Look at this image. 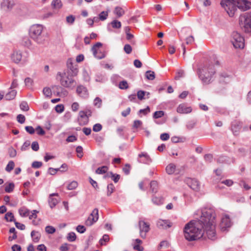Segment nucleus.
I'll return each instance as SVG.
<instances>
[{"instance_id":"f257e3e1","label":"nucleus","mask_w":251,"mask_h":251,"mask_svg":"<svg viewBox=\"0 0 251 251\" xmlns=\"http://www.w3.org/2000/svg\"><path fill=\"white\" fill-rule=\"evenodd\" d=\"M216 214L212 208L202 210L201 215L198 220H193L187 223L184 228L185 238L188 241L198 240L205 233L208 239L214 240L216 238L215 232Z\"/></svg>"},{"instance_id":"f03ea898","label":"nucleus","mask_w":251,"mask_h":251,"mask_svg":"<svg viewBox=\"0 0 251 251\" xmlns=\"http://www.w3.org/2000/svg\"><path fill=\"white\" fill-rule=\"evenodd\" d=\"M221 5L231 17L234 15L237 8L245 11L251 7V2L247 0H222Z\"/></svg>"},{"instance_id":"7ed1b4c3","label":"nucleus","mask_w":251,"mask_h":251,"mask_svg":"<svg viewBox=\"0 0 251 251\" xmlns=\"http://www.w3.org/2000/svg\"><path fill=\"white\" fill-rule=\"evenodd\" d=\"M67 67L66 76L64 80V87L73 89L76 85L74 77L76 76L78 73L77 65L72 58H69L67 61Z\"/></svg>"},{"instance_id":"20e7f679","label":"nucleus","mask_w":251,"mask_h":251,"mask_svg":"<svg viewBox=\"0 0 251 251\" xmlns=\"http://www.w3.org/2000/svg\"><path fill=\"white\" fill-rule=\"evenodd\" d=\"M44 28V26L40 24L33 25L29 28L30 37L38 44H43L46 40Z\"/></svg>"},{"instance_id":"39448f33","label":"nucleus","mask_w":251,"mask_h":251,"mask_svg":"<svg viewBox=\"0 0 251 251\" xmlns=\"http://www.w3.org/2000/svg\"><path fill=\"white\" fill-rule=\"evenodd\" d=\"M215 73L214 66L211 64H206L198 70L199 78L205 84H208L211 82Z\"/></svg>"},{"instance_id":"423d86ee","label":"nucleus","mask_w":251,"mask_h":251,"mask_svg":"<svg viewBox=\"0 0 251 251\" xmlns=\"http://www.w3.org/2000/svg\"><path fill=\"white\" fill-rule=\"evenodd\" d=\"M231 43L236 49H243L245 45L244 39L237 32L232 33Z\"/></svg>"},{"instance_id":"0eeeda50","label":"nucleus","mask_w":251,"mask_h":251,"mask_svg":"<svg viewBox=\"0 0 251 251\" xmlns=\"http://www.w3.org/2000/svg\"><path fill=\"white\" fill-rule=\"evenodd\" d=\"M98 209L95 208L85 221L87 226H91L99 219Z\"/></svg>"},{"instance_id":"6e6552de","label":"nucleus","mask_w":251,"mask_h":251,"mask_svg":"<svg viewBox=\"0 0 251 251\" xmlns=\"http://www.w3.org/2000/svg\"><path fill=\"white\" fill-rule=\"evenodd\" d=\"M139 226L140 229V235L142 238H145L146 233L150 230V224L144 221L140 220L139 221Z\"/></svg>"},{"instance_id":"1a4fd4ad","label":"nucleus","mask_w":251,"mask_h":251,"mask_svg":"<svg viewBox=\"0 0 251 251\" xmlns=\"http://www.w3.org/2000/svg\"><path fill=\"white\" fill-rule=\"evenodd\" d=\"M231 225L232 223L229 216L225 215L221 219L220 226L221 230L225 231L226 230L227 228H229L231 226Z\"/></svg>"},{"instance_id":"9d476101","label":"nucleus","mask_w":251,"mask_h":251,"mask_svg":"<svg viewBox=\"0 0 251 251\" xmlns=\"http://www.w3.org/2000/svg\"><path fill=\"white\" fill-rule=\"evenodd\" d=\"M77 121L80 126H85L87 125L89 122V117L85 114L84 111H80Z\"/></svg>"},{"instance_id":"9b49d317","label":"nucleus","mask_w":251,"mask_h":251,"mask_svg":"<svg viewBox=\"0 0 251 251\" xmlns=\"http://www.w3.org/2000/svg\"><path fill=\"white\" fill-rule=\"evenodd\" d=\"M102 46V44L100 42H98L95 44L92 48V51L93 52L94 56L97 59H100L103 58L105 57V55L102 52H100V55H98L97 53L98 52L99 48Z\"/></svg>"},{"instance_id":"f8f14e48","label":"nucleus","mask_w":251,"mask_h":251,"mask_svg":"<svg viewBox=\"0 0 251 251\" xmlns=\"http://www.w3.org/2000/svg\"><path fill=\"white\" fill-rule=\"evenodd\" d=\"M187 183L192 189L196 191L199 190L200 185L197 180L195 179L188 178L187 180Z\"/></svg>"},{"instance_id":"ddd939ff","label":"nucleus","mask_w":251,"mask_h":251,"mask_svg":"<svg viewBox=\"0 0 251 251\" xmlns=\"http://www.w3.org/2000/svg\"><path fill=\"white\" fill-rule=\"evenodd\" d=\"M157 226L160 229H167L172 226V223L169 220H159L157 222Z\"/></svg>"},{"instance_id":"4468645a","label":"nucleus","mask_w":251,"mask_h":251,"mask_svg":"<svg viewBox=\"0 0 251 251\" xmlns=\"http://www.w3.org/2000/svg\"><path fill=\"white\" fill-rule=\"evenodd\" d=\"M176 111L180 114H188L192 111L191 107H187L184 103L180 104L176 109Z\"/></svg>"},{"instance_id":"2eb2a0df","label":"nucleus","mask_w":251,"mask_h":251,"mask_svg":"<svg viewBox=\"0 0 251 251\" xmlns=\"http://www.w3.org/2000/svg\"><path fill=\"white\" fill-rule=\"evenodd\" d=\"M244 21V24L245 26H249L251 28V14H246L244 16H240L239 17V23L242 22Z\"/></svg>"},{"instance_id":"dca6fc26","label":"nucleus","mask_w":251,"mask_h":251,"mask_svg":"<svg viewBox=\"0 0 251 251\" xmlns=\"http://www.w3.org/2000/svg\"><path fill=\"white\" fill-rule=\"evenodd\" d=\"M76 92L80 97L83 98H87L89 95L87 88L82 85L77 87Z\"/></svg>"},{"instance_id":"f3484780","label":"nucleus","mask_w":251,"mask_h":251,"mask_svg":"<svg viewBox=\"0 0 251 251\" xmlns=\"http://www.w3.org/2000/svg\"><path fill=\"white\" fill-rule=\"evenodd\" d=\"M242 127V123L239 121H235L231 125V129L235 135H237Z\"/></svg>"},{"instance_id":"a211bd4d","label":"nucleus","mask_w":251,"mask_h":251,"mask_svg":"<svg viewBox=\"0 0 251 251\" xmlns=\"http://www.w3.org/2000/svg\"><path fill=\"white\" fill-rule=\"evenodd\" d=\"M138 157L141 158L139 160V162L140 163L149 164L151 162V158L146 152H142L139 154Z\"/></svg>"},{"instance_id":"6ab92c4d","label":"nucleus","mask_w":251,"mask_h":251,"mask_svg":"<svg viewBox=\"0 0 251 251\" xmlns=\"http://www.w3.org/2000/svg\"><path fill=\"white\" fill-rule=\"evenodd\" d=\"M12 60L15 63H19L22 60V53L20 51H14L11 55Z\"/></svg>"},{"instance_id":"aec40b11","label":"nucleus","mask_w":251,"mask_h":251,"mask_svg":"<svg viewBox=\"0 0 251 251\" xmlns=\"http://www.w3.org/2000/svg\"><path fill=\"white\" fill-rule=\"evenodd\" d=\"M57 197V194L55 193L51 194L50 195L48 201L50 208H53L58 203V200L56 198Z\"/></svg>"},{"instance_id":"412c9836","label":"nucleus","mask_w":251,"mask_h":251,"mask_svg":"<svg viewBox=\"0 0 251 251\" xmlns=\"http://www.w3.org/2000/svg\"><path fill=\"white\" fill-rule=\"evenodd\" d=\"M14 5V1L10 0H3L1 3V6L2 7H6L8 10L12 9Z\"/></svg>"},{"instance_id":"4be33fe9","label":"nucleus","mask_w":251,"mask_h":251,"mask_svg":"<svg viewBox=\"0 0 251 251\" xmlns=\"http://www.w3.org/2000/svg\"><path fill=\"white\" fill-rule=\"evenodd\" d=\"M31 236L32 238L33 241L36 243L39 241L41 234L39 232L33 230L31 232Z\"/></svg>"},{"instance_id":"5701e85b","label":"nucleus","mask_w":251,"mask_h":251,"mask_svg":"<svg viewBox=\"0 0 251 251\" xmlns=\"http://www.w3.org/2000/svg\"><path fill=\"white\" fill-rule=\"evenodd\" d=\"M150 188L153 194H156L158 191V183L156 181L153 180L150 183Z\"/></svg>"},{"instance_id":"b1692460","label":"nucleus","mask_w":251,"mask_h":251,"mask_svg":"<svg viewBox=\"0 0 251 251\" xmlns=\"http://www.w3.org/2000/svg\"><path fill=\"white\" fill-rule=\"evenodd\" d=\"M152 201L155 204L160 205L163 203V200L161 197H157L153 195L152 198Z\"/></svg>"},{"instance_id":"393cba45","label":"nucleus","mask_w":251,"mask_h":251,"mask_svg":"<svg viewBox=\"0 0 251 251\" xmlns=\"http://www.w3.org/2000/svg\"><path fill=\"white\" fill-rule=\"evenodd\" d=\"M175 170L176 166L172 163L169 164L166 168V172L169 175L174 173Z\"/></svg>"},{"instance_id":"a878e982","label":"nucleus","mask_w":251,"mask_h":251,"mask_svg":"<svg viewBox=\"0 0 251 251\" xmlns=\"http://www.w3.org/2000/svg\"><path fill=\"white\" fill-rule=\"evenodd\" d=\"M19 212L20 215L22 217H25L28 216L29 214H30V211L28 209L26 208L25 207H22L19 210Z\"/></svg>"},{"instance_id":"bb28decb","label":"nucleus","mask_w":251,"mask_h":251,"mask_svg":"<svg viewBox=\"0 0 251 251\" xmlns=\"http://www.w3.org/2000/svg\"><path fill=\"white\" fill-rule=\"evenodd\" d=\"M17 94V92L13 90L10 91L9 93L6 94L5 96V99L6 100H13L15 97L16 96Z\"/></svg>"},{"instance_id":"cd10ccee","label":"nucleus","mask_w":251,"mask_h":251,"mask_svg":"<svg viewBox=\"0 0 251 251\" xmlns=\"http://www.w3.org/2000/svg\"><path fill=\"white\" fill-rule=\"evenodd\" d=\"M114 13L118 17H120L124 14L125 11L121 7L117 6L115 8Z\"/></svg>"},{"instance_id":"c85d7f7f","label":"nucleus","mask_w":251,"mask_h":251,"mask_svg":"<svg viewBox=\"0 0 251 251\" xmlns=\"http://www.w3.org/2000/svg\"><path fill=\"white\" fill-rule=\"evenodd\" d=\"M52 7L54 9H59L62 6V2L60 0H53L51 4Z\"/></svg>"},{"instance_id":"c756f323","label":"nucleus","mask_w":251,"mask_h":251,"mask_svg":"<svg viewBox=\"0 0 251 251\" xmlns=\"http://www.w3.org/2000/svg\"><path fill=\"white\" fill-rule=\"evenodd\" d=\"M5 219L7 222H14L15 219H14V216L13 214L11 212H7L5 215Z\"/></svg>"},{"instance_id":"7c9ffc66","label":"nucleus","mask_w":251,"mask_h":251,"mask_svg":"<svg viewBox=\"0 0 251 251\" xmlns=\"http://www.w3.org/2000/svg\"><path fill=\"white\" fill-rule=\"evenodd\" d=\"M108 167L106 166H103L101 167L98 168L96 170V173L97 174H103L107 172Z\"/></svg>"},{"instance_id":"2f4dec72","label":"nucleus","mask_w":251,"mask_h":251,"mask_svg":"<svg viewBox=\"0 0 251 251\" xmlns=\"http://www.w3.org/2000/svg\"><path fill=\"white\" fill-rule=\"evenodd\" d=\"M66 238L70 242H74L76 240V236L75 232H71L68 234Z\"/></svg>"},{"instance_id":"473e14b6","label":"nucleus","mask_w":251,"mask_h":251,"mask_svg":"<svg viewBox=\"0 0 251 251\" xmlns=\"http://www.w3.org/2000/svg\"><path fill=\"white\" fill-rule=\"evenodd\" d=\"M145 75L149 80H153L155 78V73L151 71H147L146 72Z\"/></svg>"},{"instance_id":"72a5a7b5","label":"nucleus","mask_w":251,"mask_h":251,"mask_svg":"<svg viewBox=\"0 0 251 251\" xmlns=\"http://www.w3.org/2000/svg\"><path fill=\"white\" fill-rule=\"evenodd\" d=\"M233 181L232 180H230V179H226V180H224V181H222L221 183L219 184L218 185V187L219 188H223V186H221V184H225L226 185V186H230L232 185L233 184Z\"/></svg>"},{"instance_id":"f704fd0d","label":"nucleus","mask_w":251,"mask_h":251,"mask_svg":"<svg viewBox=\"0 0 251 251\" xmlns=\"http://www.w3.org/2000/svg\"><path fill=\"white\" fill-rule=\"evenodd\" d=\"M25 85L29 88H31L33 84V80L30 77H26L25 79Z\"/></svg>"},{"instance_id":"c9c22d12","label":"nucleus","mask_w":251,"mask_h":251,"mask_svg":"<svg viewBox=\"0 0 251 251\" xmlns=\"http://www.w3.org/2000/svg\"><path fill=\"white\" fill-rule=\"evenodd\" d=\"M197 122L195 120L190 121L187 123L186 127L188 130H191L195 126Z\"/></svg>"},{"instance_id":"e433bc0d","label":"nucleus","mask_w":251,"mask_h":251,"mask_svg":"<svg viewBox=\"0 0 251 251\" xmlns=\"http://www.w3.org/2000/svg\"><path fill=\"white\" fill-rule=\"evenodd\" d=\"M119 87L121 89H127L128 88V84L126 80H123L119 82Z\"/></svg>"},{"instance_id":"4c0bfd02","label":"nucleus","mask_w":251,"mask_h":251,"mask_svg":"<svg viewBox=\"0 0 251 251\" xmlns=\"http://www.w3.org/2000/svg\"><path fill=\"white\" fill-rule=\"evenodd\" d=\"M14 166V162L13 161H10L6 166L5 170L7 172H10L13 169Z\"/></svg>"},{"instance_id":"58836bf2","label":"nucleus","mask_w":251,"mask_h":251,"mask_svg":"<svg viewBox=\"0 0 251 251\" xmlns=\"http://www.w3.org/2000/svg\"><path fill=\"white\" fill-rule=\"evenodd\" d=\"M107 195L108 196H109L113 192V191L115 189V187L112 183H110L107 185Z\"/></svg>"},{"instance_id":"ea45409f","label":"nucleus","mask_w":251,"mask_h":251,"mask_svg":"<svg viewBox=\"0 0 251 251\" xmlns=\"http://www.w3.org/2000/svg\"><path fill=\"white\" fill-rule=\"evenodd\" d=\"M77 187V183L75 181H73L68 184L67 188L68 190H71L75 189Z\"/></svg>"},{"instance_id":"a19ab883","label":"nucleus","mask_w":251,"mask_h":251,"mask_svg":"<svg viewBox=\"0 0 251 251\" xmlns=\"http://www.w3.org/2000/svg\"><path fill=\"white\" fill-rule=\"evenodd\" d=\"M102 100L99 97H96L94 100V105L97 108H100L101 106Z\"/></svg>"},{"instance_id":"79ce46f5","label":"nucleus","mask_w":251,"mask_h":251,"mask_svg":"<svg viewBox=\"0 0 251 251\" xmlns=\"http://www.w3.org/2000/svg\"><path fill=\"white\" fill-rule=\"evenodd\" d=\"M164 114L165 113L163 111H155L153 115V118L154 119H158L161 118L164 115Z\"/></svg>"},{"instance_id":"37998d69","label":"nucleus","mask_w":251,"mask_h":251,"mask_svg":"<svg viewBox=\"0 0 251 251\" xmlns=\"http://www.w3.org/2000/svg\"><path fill=\"white\" fill-rule=\"evenodd\" d=\"M110 24L114 28H120L121 27V22L116 20L111 22Z\"/></svg>"},{"instance_id":"c03bdc74","label":"nucleus","mask_w":251,"mask_h":251,"mask_svg":"<svg viewBox=\"0 0 251 251\" xmlns=\"http://www.w3.org/2000/svg\"><path fill=\"white\" fill-rule=\"evenodd\" d=\"M43 94L47 97H50L51 96V89L49 87H45L43 90Z\"/></svg>"},{"instance_id":"a18cd8bd","label":"nucleus","mask_w":251,"mask_h":251,"mask_svg":"<svg viewBox=\"0 0 251 251\" xmlns=\"http://www.w3.org/2000/svg\"><path fill=\"white\" fill-rule=\"evenodd\" d=\"M20 106L21 110L23 111H27L29 109L28 104L25 101H22L20 104Z\"/></svg>"},{"instance_id":"49530a36","label":"nucleus","mask_w":251,"mask_h":251,"mask_svg":"<svg viewBox=\"0 0 251 251\" xmlns=\"http://www.w3.org/2000/svg\"><path fill=\"white\" fill-rule=\"evenodd\" d=\"M45 231L48 234H52L55 232V229L52 226H48L45 227Z\"/></svg>"},{"instance_id":"de8ad7c7","label":"nucleus","mask_w":251,"mask_h":251,"mask_svg":"<svg viewBox=\"0 0 251 251\" xmlns=\"http://www.w3.org/2000/svg\"><path fill=\"white\" fill-rule=\"evenodd\" d=\"M43 165L42 162L35 161H33L31 164V167L34 169H38L40 168Z\"/></svg>"},{"instance_id":"09e8293b","label":"nucleus","mask_w":251,"mask_h":251,"mask_svg":"<svg viewBox=\"0 0 251 251\" xmlns=\"http://www.w3.org/2000/svg\"><path fill=\"white\" fill-rule=\"evenodd\" d=\"M75 17L73 15H70L66 17V22L69 25H73L75 20Z\"/></svg>"},{"instance_id":"8fccbe9b","label":"nucleus","mask_w":251,"mask_h":251,"mask_svg":"<svg viewBox=\"0 0 251 251\" xmlns=\"http://www.w3.org/2000/svg\"><path fill=\"white\" fill-rule=\"evenodd\" d=\"M110 177L112 178V180L114 181L115 183H117L118 182L120 176L118 174H114L112 172L110 173Z\"/></svg>"},{"instance_id":"3c124183","label":"nucleus","mask_w":251,"mask_h":251,"mask_svg":"<svg viewBox=\"0 0 251 251\" xmlns=\"http://www.w3.org/2000/svg\"><path fill=\"white\" fill-rule=\"evenodd\" d=\"M14 188V184L13 183H9L8 185H7L5 188V192L7 193H10L13 191Z\"/></svg>"},{"instance_id":"603ef678","label":"nucleus","mask_w":251,"mask_h":251,"mask_svg":"<svg viewBox=\"0 0 251 251\" xmlns=\"http://www.w3.org/2000/svg\"><path fill=\"white\" fill-rule=\"evenodd\" d=\"M108 16V12L105 11H102L99 14V19L101 21H104L106 20Z\"/></svg>"},{"instance_id":"864d4df0","label":"nucleus","mask_w":251,"mask_h":251,"mask_svg":"<svg viewBox=\"0 0 251 251\" xmlns=\"http://www.w3.org/2000/svg\"><path fill=\"white\" fill-rule=\"evenodd\" d=\"M76 151L77 153V157L81 158L83 156V149L81 146H78L76 148Z\"/></svg>"},{"instance_id":"5fc2aeb1","label":"nucleus","mask_w":251,"mask_h":251,"mask_svg":"<svg viewBox=\"0 0 251 251\" xmlns=\"http://www.w3.org/2000/svg\"><path fill=\"white\" fill-rule=\"evenodd\" d=\"M17 121L20 124H24L25 122V118L24 115L19 114L17 116Z\"/></svg>"},{"instance_id":"6e6d98bb","label":"nucleus","mask_w":251,"mask_h":251,"mask_svg":"<svg viewBox=\"0 0 251 251\" xmlns=\"http://www.w3.org/2000/svg\"><path fill=\"white\" fill-rule=\"evenodd\" d=\"M146 92L144 91L139 90L137 92V96L140 100H142L144 99V96L145 95Z\"/></svg>"},{"instance_id":"4d7b16f0","label":"nucleus","mask_w":251,"mask_h":251,"mask_svg":"<svg viewBox=\"0 0 251 251\" xmlns=\"http://www.w3.org/2000/svg\"><path fill=\"white\" fill-rule=\"evenodd\" d=\"M30 145V142L29 141L27 140V141H25L21 147V150L23 151H26V150L28 149Z\"/></svg>"},{"instance_id":"13d9d810","label":"nucleus","mask_w":251,"mask_h":251,"mask_svg":"<svg viewBox=\"0 0 251 251\" xmlns=\"http://www.w3.org/2000/svg\"><path fill=\"white\" fill-rule=\"evenodd\" d=\"M124 50L127 54H130L132 51V48L130 45L126 44L124 46Z\"/></svg>"},{"instance_id":"bf43d9fd","label":"nucleus","mask_w":251,"mask_h":251,"mask_svg":"<svg viewBox=\"0 0 251 251\" xmlns=\"http://www.w3.org/2000/svg\"><path fill=\"white\" fill-rule=\"evenodd\" d=\"M102 129V126L100 124H96L94 125L93 130L95 132H99Z\"/></svg>"},{"instance_id":"052dcab7","label":"nucleus","mask_w":251,"mask_h":251,"mask_svg":"<svg viewBox=\"0 0 251 251\" xmlns=\"http://www.w3.org/2000/svg\"><path fill=\"white\" fill-rule=\"evenodd\" d=\"M14 223H15V226L16 227L20 229V230H24L25 229V225L23 224H21V223H20L18 222H16L15 221H14Z\"/></svg>"},{"instance_id":"680f3d73","label":"nucleus","mask_w":251,"mask_h":251,"mask_svg":"<svg viewBox=\"0 0 251 251\" xmlns=\"http://www.w3.org/2000/svg\"><path fill=\"white\" fill-rule=\"evenodd\" d=\"M35 130L37 131V134L39 135H43L45 134V131L39 126H38Z\"/></svg>"},{"instance_id":"e2e57ef3","label":"nucleus","mask_w":251,"mask_h":251,"mask_svg":"<svg viewBox=\"0 0 251 251\" xmlns=\"http://www.w3.org/2000/svg\"><path fill=\"white\" fill-rule=\"evenodd\" d=\"M76 230L78 232L83 233L86 231V228L83 226L78 225L76 226Z\"/></svg>"},{"instance_id":"0e129e2a","label":"nucleus","mask_w":251,"mask_h":251,"mask_svg":"<svg viewBox=\"0 0 251 251\" xmlns=\"http://www.w3.org/2000/svg\"><path fill=\"white\" fill-rule=\"evenodd\" d=\"M25 129L28 133L33 134L35 132V129L32 126H26Z\"/></svg>"},{"instance_id":"69168bd1","label":"nucleus","mask_w":251,"mask_h":251,"mask_svg":"<svg viewBox=\"0 0 251 251\" xmlns=\"http://www.w3.org/2000/svg\"><path fill=\"white\" fill-rule=\"evenodd\" d=\"M150 112V108L149 106H147L146 108L140 109L138 112V114H143L146 115Z\"/></svg>"},{"instance_id":"338daca9","label":"nucleus","mask_w":251,"mask_h":251,"mask_svg":"<svg viewBox=\"0 0 251 251\" xmlns=\"http://www.w3.org/2000/svg\"><path fill=\"white\" fill-rule=\"evenodd\" d=\"M8 153L11 157H14L16 156L17 151L13 148H10L8 150Z\"/></svg>"},{"instance_id":"774afa93","label":"nucleus","mask_w":251,"mask_h":251,"mask_svg":"<svg viewBox=\"0 0 251 251\" xmlns=\"http://www.w3.org/2000/svg\"><path fill=\"white\" fill-rule=\"evenodd\" d=\"M31 148L34 151H37L39 149V144L37 141L32 142L31 144Z\"/></svg>"}]
</instances>
